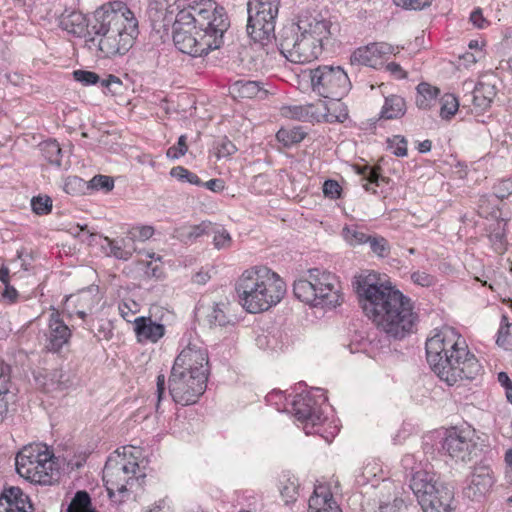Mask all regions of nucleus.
I'll list each match as a JSON object with an SVG mask.
<instances>
[{"instance_id": "obj_1", "label": "nucleus", "mask_w": 512, "mask_h": 512, "mask_svg": "<svg viewBox=\"0 0 512 512\" xmlns=\"http://www.w3.org/2000/svg\"><path fill=\"white\" fill-rule=\"evenodd\" d=\"M187 1L151 0L148 14L154 23H173V41L182 53L201 57L222 46L230 21L225 9L214 0L186 7Z\"/></svg>"}, {"instance_id": "obj_2", "label": "nucleus", "mask_w": 512, "mask_h": 512, "mask_svg": "<svg viewBox=\"0 0 512 512\" xmlns=\"http://www.w3.org/2000/svg\"><path fill=\"white\" fill-rule=\"evenodd\" d=\"M375 275L355 277V288L365 315L387 337L402 339L413 331L417 315L411 300L391 286L375 283Z\"/></svg>"}, {"instance_id": "obj_3", "label": "nucleus", "mask_w": 512, "mask_h": 512, "mask_svg": "<svg viewBox=\"0 0 512 512\" xmlns=\"http://www.w3.org/2000/svg\"><path fill=\"white\" fill-rule=\"evenodd\" d=\"M426 358L440 380L452 386L463 379H474L481 365L465 338L453 327L444 326L427 339Z\"/></svg>"}, {"instance_id": "obj_4", "label": "nucleus", "mask_w": 512, "mask_h": 512, "mask_svg": "<svg viewBox=\"0 0 512 512\" xmlns=\"http://www.w3.org/2000/svg\"><path fill=\"white\" fill-rule=\"evenodd\" d=\"M330 36V22L313 16H301L296 23L280 31L279 49L290 62L303 64L319 57L323 41Z\"/></svg>"}, {"instance_id": "obj_5", "label": "nucleus", "mask_w": 512, "mask_h": 512, "mask_svg": "<svg viewBox=\"0 0 512 512\" xmlns=\"http://www.w3.org/2000/svg\"><path fill=\"white\" fill-rule=\"evenodd\" d=\"M235 290L240 305L249 313L267 311L281 301L286 293L282 278L266 266L245 270L238 278Z\"/></svg>"}, {"instance_id": "obj_6", "label": "nucleus", "mask_w": 512, "mask_h": 512, "mask_svg": "<svg viewBox=\"0 0 512 512\" xmlns=\"http://www.w3.org/2000/svg\"><path fill=\"white\" fill-rule=\"evenodd\" d=\"M294 295L302 302L332 309L343 301L339 278L330 271L312 268L293 284Z\"/></svg>"}, {"instance_id": "obj_7", "label": "nucleus", "mask_w": 512, "mask_h": 512, "mask_svg": "<svg viewBox=\"0 0 512 512\" xmlns=\"http://www.w3.org/2000/svg\"><path fill=\"white\" fill-rule=\"evenodd\" d=\"M130 449L123 447V453L117 450L106 461L103 481L110 498L116 494L124 496L128 492H135L145 483L146 474Z\"/></svg>"}, {"instance_id": "obj_8", "label": "nucleus", "mask_w": 512, "mask_h": 512, "mask_svg": "<svg viewBox=\"0 0 512 512\" xmlns=\"http://www.w3.org/2000/svg\"><path fill=\"white\" fill-rule=\"evenodd\" d=\"M15 465L17 473L31 483L52 485L59 477L55 456L43 444L25 446L17 454Z\"/></svg>"}, {"instance_id": "obj_9", "label": "nucleus", "mask_w": 512, "mask_h": 512, "mask_svg": "<svg viewBox=\"0 0 512 512\" xmlns=\"http://www.w3.org/2000/svg\"><path fill=\"white\" fill-rule=\"evenodd\" d=\"M410 488L423 512H452L454 493L435 473L420 469L410 479Z\"/></svg>"}, {"instance_id": "obj_10", "label": "nucleus", "mask_w": 512, "mask_h": 512, "mask_svg": "<svg viewBox=\"0 0 512 512\" xmlns=\"http://www.w3.org/2000/svg\"><path fill=\"white\" fill-rule=\"evenodd\" d=\"M327 401V397L320 388H313L306 394H299L292 401L294 415L298 422L302 424V429L306 435L320 434L328 443L332 441L338 432L336 425L328 426L331 428L327 434L324 431V420L322 419L321 405Z\"/></svg>"}, {"instance_id": "obj_11", "label": "nucleus", "mask_w": 512, "mask_h": 512, "mask_svg": "<svg viewBox=\"0 0 512 512\" xmlns=\"http://www.w3.org/2000/svg\"><path fill=\"white\" fill-rule=\"evenodd\" d=\"M280 0H249L247 3V33L262 45L275 38V25Z\"/></svg>"}, {"instance_id": "obj_12", "label": "nucleus", "mask_w": 512, "mask_h": 512, "mask_svg": "<svg viewBox=\"0 0 512 512\" xmlns=\"http://www.w3.org/2000/svg\"><path fill=\"white\" fill-rule=\"evenodd\" d=\"M129 20H137L134 13L122 1H114L97 9L90 20L89 38L114 33L118 29L125 31Z\"/></svg>"}, {"instance_id": "obj_13", "label": "nucleus", "mask_w": 512, "mask_h": 512, "mask_svg": "<svg viewBox=\"0 0 512 512\" xmlns=\"http://www.w3.org/2000/svg\"><path fill=\"white\" fill-rule=\"evenodd\" d=\"M313 92L325 97H344L351 89L347 73L340 66H318L309 70Z\"/></svg>"}, {"instance_id": "obj_14", "label": "nucleus", "mask_w": 512, "mask_h": 512, "mask_svg": "<svg viewBox=\"0 0 512 512\" xmlns=\"http://www.w3.org/2000/svg\"><path fill=\"white\" fill-rule=\"evenodd\" d=\"M342 97H325L327 100H318L305 106L289 108L292 117L299 120H315L317 122L342 123L348 118V111L341 100Z\"/></svg>"}, {"instance_id": "obj_15", "label": "nucleus", "mask_w": 512, "mask_h": 512, "mask_svg": "<svg viewBox=\"0 0 512 512\" xmlns=\"http://www.w3.org/2000/svg\"><path fill=\"white\" fill-rule=\"evenodd\" d=\"M138 34V21L129 20L125 31L118 29L114 33L99 38L91 37L86 39V45L90 50L99 52V56L110 58L115 55L125 54L133 44Z\"/></svg>"}, {"instance_id": "obj_16", "label": "nucleus", "mask_w": 512, "mask_h": 512, "mask_svg": "<svg viewBox=\"0 0 512 512\" xmlns=\"http://www.w3.org/2000/svg\"><path fill=\"white\" fill-rule=\"evenodd\" d=\"M207 379L183 371L171 370L169 377V393L172 399L183 406L192 405L205 392Z\"/></svg>"}, {"instance_id": "obj_17", "label": "nucleus", "mask_w": 512, "mask_h": 512, "mask_svg": "<svg viewBox=\"0 0 512 512\" xmlns=\"http://www.w3.org/2000/svg\"><path fill=\"white\" fill-rule=\"evenodd\" d=\"M473 436L474 431L470 428L452 427L446 430L441 442L443 453L455 461L465 462L470 460L471 453L476 445Z\"/></svg>"}, {"instance_id": "obj_18", "label": "nucleus", "mask_w": 512, "mask_h": 512, "mask_svg": "<svg viewBox=\"0 0 512 512\" xmlns=\"http://www.w3.org/2000/svg\"><path fill=\"white\" fill-rule=\"evenodd\" d=\"M173 370L183 371L195 376H204L208 380V353L198 343H189L174 361Z\"/></svg>"}, {"instance_id": "obj_19", "label": "nucleus", "mask_w": 512, "mask_h": 512, "mask_svg": "<svg viewBox=\"0 0 512 512\" xmlns=\"http://www.w3.org/2000/svg\"><path fill=\"white\" fill-rule=\"evenodd\" d=\"M71 338V330L62 319L60 312L51 308L48 319V334L46 348L50 352H59Z\"/></svg>"}, {"instance_id": "obj_20", "label": "nucleus", "mask_w": 512, "mask_h": 512, "mask_svg": "<svg viewBox=\"0 0 512 512\" xmlns=\"http://www.w3.org/2000/svg\"><path fill=\"white\" fill-rule=\"evenodd\" d=\"M29 497L18 487H10L0 496V512H32Z\"/></svg>"}, {"instance_id": "obj_21", "label": "nucleus", "mask_w": 512, "mask_h": 512, "mask_svg": "<svg viewBox=\"0 0 512 512\" xmlns=\"http://www.w3.org/2000/svg\"><path fill=\"white\" fill-rule=\"evenodd\" d=\"M493 483L491 470L485 466L477 467L469 478L466 495L472 499H479L491 489Z\"/></svg>"}, {"instance_id": "obj_22", "label": "nucleus", "mask_w": 512, "mask_h": 512, "mask_svg": "<svg viewBox=\"0 0 512 512\" xmlns=\"http://www.w3.org/2000/svg\"><path fill=\"white\" fill-rule=\"evenodd\" d=\"M60 27L77 37L89 38L90 20L77 10L66 9L59 18Z\"/></svg>"}, {"instance_id": "obj_23", "label": "nucleus", "mask_w": 512, "mask_h": 512, "mask_svg": "<svg viewBox=\"0 0 512 512\" xmlns=\"http://www.w3.org/2000/svg\"><path fill=\"white\" fill-rule=\"evenodd\" d=\"M134 332L140 343H156L165 334V326L153 321L150 317H137L134 320Z\"/></svg>"}, {"instance_id": "obj_24", "label": "nucleus", "mask_w": 512, "mask_h": 512, "mask_svg": "<svg viewBox=\"0 0 512 512\" xmlns=\"http://www.w3.org/2000/svg\"><path fill=\"white\" fill-rule=\"evenodd\" d=\"M308 512H341L327 484L320 483L315 486L309 499Z\"/></svg>"}, {"instance_id": "obj_25", "label": "nucleus", "mask_w": 512, "mask_h": 512, "mask_svg": "<svg viewBox=\"0 0 512 512\" xmlns=\"http://www.w3.org/2000/svg\"><path fill=\"white\" fill-rule=\"evenodd\" d=\"M495 85L491 82L480 80L469 95H465L466 101L471 102L477 112L486 111L496 96Z\"/></svg>"}, {"instance_id": "obj_26", "label": "nucleus", "mask_w": 512, "mask_h": 512, "mask_svg": "<svg viewBox=\"0 0 512 512\" xmlns=\"http://www.w3.org/2000/svg\"><path fill=\"white\" fill-rule=\"evenodd\" d=\"M355 484L359 487L371 485L376 487L378 482L383 478V469L376 459H369L364 462L363 466L358 468L354 474Z\"/></svg>"}, {"instance_id": "obj_27", "label": "nucleus", "mask_w": 512, "mask_h": 512, "mask_svg": "<svg viewBox=\"0 0 512 512\" xmlns=\"http://www.w3.org/2000/svg\"><path fill=\"white\" fill-rule=\"evenodd\" d=\"M105 242L110 249V255L119 260L127 261L132 257L133 253L137 251L135 240L129 233L119 239L106 237Z\"/></svg>"}, {"instance_id": "obj_28", "label": "nucleus", "mask_w": 512, "mask_h": 512, "mask_svg": "<svg viewBox=\"0 0 512 512\" xmlns=\"http://www.w3.org/2000/svg\"><path fill=\"white\" fill-rule=\"evenodd\" d=\"M230 93L234 98L252 99L257 97L262 98L266 95V90H264L257 81L238 80L232 84Z\"/></svg>"}, {"instance_id": "obj_29", "label": "nucleus", "mask_w": 512, "mask_h": 512, "mask_svg": "<svg viewBox=\"0 0 512 512\" xmlns=\"http://www.w3.org/2000/svg\"><path fill=\"white\" fill-rule=\"evenodd\" d=\"M279 491L285 504L295 502L299 494L298 478L289 472H284L279 481Z\"/></svg>"}, {"instance_id": "obj_30", "label": "nucleus", "mask_w": 512, "mask_h": 512, "mask_svg": "<svg viewBox=\"0 0 512 512\" xmlns=\"http://www.w3.org/2000/svg\"><path fill=\"white\" fill-rule=\"evenodd\" d=\"M406 113V102L398 95H391L385 98L380 117L382 119H398Z\"/></svg>"}, {"instance_id": "obj_31", "label": "nucleus", "mask_w": 512, "mask_h": 512, "mask_svg": "<svg viewBox=\"0 0 512 512\" xmlns=\"http://www.w3.org/2000/svg\"><path fill=\"white\" fill-rule=\"evenodd\" d=\"M417 95L415 99L416 106L419 109H430L436 102L439 95V89L431 86L428 83H420L417 88Z\"/></svg>"}, {"instance_id": "obj_32", "label": "nucleus", "mask_w": 512, "mask_h": 512, "mask_svg": "<svg viewBox=\"0 0 512 512\" xmlns=\"http://www.w3.org/2000/svg\"><path fill=\"white\" fill-rule=\"evenodd\" d=\"M100 301L97 290L89 288L81 291L77 296V302L80 307L76 311V315L84 322L86 321L87 311H91Z\"/></svg>"}, {"instance_id": "obj_33", "label": "nucleus", "mask_w": 512, "mask_h": 512, "mask_svg": "<svg viewBox=\"0 0 512 512\" xmlns=\"http://www.w3.org/2000/svg\"><path fill=\"white\" fill-rule=\"evenodd\" d=\"M351 64L365 65L375 67L378 64L376 50L372 44L356 49L351 55Z\"/></svg>"}, {"instance_id": "obj_34", "label": "nucleus", "mask_w": 512, "mask_h": 512, "mask_svg": "<svg viewBox=\"0 0 512 512\" xmlns=\"http://www.w3.org/2000/svg\"><path fill=\"white\" fill-rule=\"evenodd\" d=\"M305 135L302 129L298 127L291 129L282 128L277 132L276 138L279 142L283 143L284 146L289 147L301 142L305 138Z\"/></svg>"}, {"instance_id": "obj_35", "label": "nucleus", "mask_w": 512, "mask_h": 512, "mask_svg": "<svg viewBox=\"0 0 512 512\" xmlns=\"http://www.w3.org/2000/svg\"><path fill=\"white\" fill-rule=\"evenodd\" d=\"M41 151L48 162L57 166L61 165L62 150L56 140L42 143Z\"/></svg>"}, {"instance_id": "obj_36", "label": "nucleus", "mask_w": 512, "mask_h": 512, "mask_svg": "<svg viewBox=\"0 0 512 512\" xmlns=\"http://www.w3.org/2000/svg\"><path fill=\"white\" fill-rule=\"evenodd\" d=\"M84 328L94 332V335L98 339L109 340L113 336L112 325L109 321H98L97 324L94 321H85Z\"/></svg>"}, {"instance_id": "obj_37", "label": "nucleus", "mask_w": 512, "mask_h": 512, "mask_svg": "<svg viewBox=\"0 0 512 512\" xmlns=\"http://www.w3.org/2000/svg\"><path fill=\"white\" fill-rule=\"evenodd\" d=\"M67 512H94L89 494L86 491H78L68 506Z\"/></svg>"}, {"instance_id": "obj_38", "label": "nucleus", "mask_w": 512, "mask_h": 512, "mask_svg": "<svg viewBox=\"0 0 512 512\" xmlns=\"http://www.w3.org/2000/svg\"><path fill=\"white\" fill-rule=\"evenodd\" d=\"M440 117L442 119H451L459 108L458 99L453 94H445L440 99Z\"/></svg>"}, {"instance_id": "obj_39", "label": "nucleus", "mask_w": 512, "mask_h": 512, "mask_svg": "<svg viewBox=\"0 0 512 512\" xmlns=\"http://www.w3.org/2000/svg\"><path fill=\"white\" fill-rule=\"evenodd\" d=\"M359 174L363 176V188L366 191H371L372 193H376L374 186H378L379 181L384 180V178L380 176L376 169L369 166H364L361 170H359Z\"/></svg>"}, {"instance_id": "obj_40", "label": "nucleus", "mask_w": 512, "mask_h": 512, "mask_svg": "<svg viewBox=\"0 0 512 512\" xmlns=\"http://www.w3.org/2000/svg\"><path fill=\"white\" fill-rule=\"evenodd\" d=\"M342 235L350 245H360L369 241L370 235H367L362 230L355 226H346L343 228Z\"/></svg>"}, {"instance_id": "obj_41", "label": "nucleus", "mask_w": 512, "mask_h": 512, "mask_svg": "<svg viewBox=\"0 0 512 512\" xmlns=\"http://www.w3.org/2000/svg\"><path fill=\"white\" fill-rule=\"evenodd\" d=\"M226 305L224 303L216 304L212 311L207 315L208 322L211 326H225L230 322L226 315Z\"/></svg>"}, {"instance_id": "obj_42", "label": "nucleus", "mask_w": 512, "mask_h": 512, "mask_svg": "<svg viewBox=\"0 0 512 512\" xmlns=\"http://www.w3.org/2000/svg\"><path fill=\"white\" fill-rule=\"evenodd\" d=\"M213 245L216 249H228L232 244V238L227 230L213 225Z\"/></svg>"}, {"instance_id": "obj_43", "label": "nucleus", "mask_w": 512, "mask_h": 512, "mask_svg": "<svg viewBox=\"0 0 512 512\" xmlns=\"http://www.w3.org/2000/svg\"><path fill=\"white\" fill-rule=\"evenodd\" d=\"M407 140L401 135H394L387 139V148L397 157L407 156Z\"/></svg>"}, {"instance_id": "obj_44", "label": "nucleus", "mask_w": 512, "mask_h": 512, "mask_svg": "<svg viewBox=\"0 0 512 512\" xmlns=\"http://www.w3.org/2000/svg\"><path fill=\"white\" fill-rule=\"evenodd\" d=\"M170 175L181 182H188L194 185L201 184V180L196 174L182 166L173 167L170 171Z\"/></svg>"}, {"instance_id": "obj_45", "label": "nucleus", "mask_w": 512, "mask_h": 512, "mask_svg": "<svg viewBox=\"0 0 512 512\" xmlns=\"http://www.w3.org/2000/svg\"><path fill=\"white\" fill-rule=\"evenodd\" d=\"M213 224L210 222H202L199 225L189 226L183 229L182 236L187 239H196L204 234L210 235Z\"/></svg>"}, {"instance_id": "obj_46", "label": "nucleus", "mask_w": 512, "mask_h": 512, "mask_svg": "<svg viewBox=\"0 0 512 512\" xmlns=\"http://www.w3.org/2000/svg\"><path fill=\"white\" fill-rule=\"evenodd\" d=\"M367 243L376 255L386 257L389 254L390 247L385 238L381 236H370Z\"/></svg>"}, {"instance_id": "obj_47", "label": "nucleus", "mask_w": 512, "mask_h": 512, "mask_svg": "<svg viewBox=\"0 0 512 512\" xmlns=\"http://www.w3.org/2000/svg\"><path fill=\"white\" fill-rule=\"evenodd\" d=\"M31 207L33 212L38 215H44L51 211L52 200L48 196H38L31 200Z\"/></svg>"}, {"instance_id": "obj_48", "label": "nucleus", "mask_w": 512, "mask_h": 512, "mask_svg": "<svg viewBox=\"0 0 512 512\" xmlns=\"http://www.w3.org/2000/svg\"><path fill=\"white\" fill-rule=\"evenodd\" d=\"M90 187L96 190L111 191L114 187V180L110 176L96 175L90 180Z\"/></svg>"}, {"instance_id": "obj_49", "label": "nucleus", "mask_w": 512, "mask_h": 512, "mask_svg": "<svg viewBox=\"0 0 512 512\" xmlns=\"http://www.w3.org/2000/svg\"><path fill=\"white\" fill-rule=\"evenodd\" d=\"M494 197L496 199H505L512 194V178H506L498 181L494 185Z\"/></svg>"}, {"instance_id": "obj_50", "label": "nucleus", "mask_w": 512, "mask_h": 512, "mask_svg": "<svg viewBox=\"0 0 512 512\" xmlns=\"http://www.w3.org/2000/svg\"><path fill=\"white\" fill-rule=\"evenodd\" d=\"M496 343L504 349L512 346V324L506 323L505 325H501Z\"/></svg>"}, {"instance_id": "obj_51", "label": "nucleus", "mask_w": 512, "mask_h": 512, "mask_svg": "<svg viewBox=\"0 0 512 512\" xmlns=\"http://www.w3.org/2000/svg\"><path fill=\"white\" fill-rule=\"evenodd\" d=\"M10 366L5 364L4 362H0V393L14 394L11 390V381H10Z\"/></svg>"}, {"instance_id": "obj_52", "label": "nucleus", "mask_w": 512, "mask_h": 512, "mask_svg": "<svg viewBox=\"0 0 512 512\" xmlns=\"http://www.w3.org/2000/svg\"><path fill=\"white\" fill-rule=\"evenodd\" d=\"M187 137L185 135H181L178 139V142L176 145L171 146L167 150V157L171 159H178L179 157L183 156L187 152Z\"/></svg>"}, {"instance_id": "obj_53", "label": "nucleus", "mask_w": 512, "mask_h": 512, "mask_svg": "<svg viewBox=\"0 0 512 512\" xmlns=\"http://www.w3.org/2000/svg\"><path fill=\"white\" fill-rule=\"evenodd\" d=\"M266 401L270 405H274L278 411L285 410L286 405V395L282 391H272L266 396Z\"/></svg>"}, {"instance_id": "obj_54", "label": "nucleus", "mask_w": 512, "mask_h": 512, "mask_svg": "<svg viewBox=\"0 0 512 512\" xmlns=\"http://www.w3.org/2000/svg\"><path fill=\"white\" fill-rule=\"evenodd\" d=\"M132 238L136 241H145L152 237L154 229L151 226H137L128 231Z\"/></svg>"}, {"instance_id": "obj_55", "label": "nucleus", "mask_w": 512, "mask_h": 512, "mask_svg": "<svg viewBox=\"0 0 512 512\" xmlns=\"http://www.w3.org/2000/svg\"><path fill=\"white\" fill-rule=\"evenodd\" d=\"M73 76L76 81L84 85L96 84L99 81V76L92 71L75 70Z\"/></svg>"}, {"instance_id": "obj_56", "label": "nucleus", "mask_w": 512, "mask_h": 512, "mask_svg": "<svg viewBox=\"0 0 512 512\" xmlns=\"http://www.w3.org/2000/svg\"><path fill=\"white\" fill-rule=\"evenodd\" d=\"M396 6L409 10H421L429 6L432 0H393Z\"/></svg>"}, {"instance_id": "obj_57", "label": "nucleus", "mask_w": 512, "mask_h": 512, "mask_svg": "<svg viewBox=\"0 0 512 512\" xmlns=\"http://www.w3.org/2000/svg\"><path fill=\"white\" fill-rule=\"evenodd\" d=\"M218 158L229 157L237 150L236 146L227 138H223L216 146Z\"/></svg>"}, {"instance_id": "obj_58", "label": "nucleus", "mask_w": 512, "mask_h": 512, "mask_svg": "<svg viewBox=\"0 0 512 512\" xmlns=\"http://www.w3.org/2000/svg\"><path fill=\"white\" fill-rule=\"evenodd\" d=\"M493 197L483 195L479 198V214L481 216L487 217L489 215H493L496 212V204H491V200Z\"/></svg>"}, {"instance_id": "obj_59", "label": "nucleus", "mask_w": 512, "mask_h": 512, "mask_svg": "<svg viewBox=\"0 0 512 512\" xmlns=\"http://www.w3.org/2000/svg\"><path fill=\"white\" fill-rule=\"evenodd\" d=\"M411 280L422 287H430L434 285L435 278L434 276L424 272V271H416L411 274Z\"/></svg>"}, {"instance_id": "obj_60", "label": "nucleus", "mask_w": 512, "mask_h": 512, "mask_svg": "<svg viewBox=\"0 0 512 512\" xmlns=\"http://www.w3.org/2000/svg\"><path fill=\"white\" fill-rule=\"evenodd\" d=\"M15 394L0 393V423L5 420L9 412V406L14 403Z\"/></svg>"}, {"instance_id": "obj_61", "label": "nucleus", "mask_w": 512, "mask_h": 512, "mask_svg": "<svg viewBox=\"0 0 512 512\" xmlns=\"http://www.w3.org/2000/svg\"><path fill=\"white\" fill-rule=\"evenodd\" d=\"M323 193L330 199H336L341 194V187L335 180H326L323 184Z\"/></svg>"}, {"instance_id": "obj_62", "label": "nucleus", "mask_w": 512, "mask_h": 512, "mask_svg": "<svg viewBox=\"0 0 512 512\" xmlns=\"http://www.w3.org/2000/svg\"><path fill=\"white\" fill-rule=\"evenodd\" d=\"M489 240L495 252L502 254L506 250V239L503 233L490 234Z\"/></svg>"}, {"instance_id": "obj_63", "label": "nucleus", "mask_w": 512, "mask_h": 512, "mask_svg": "<svg viewBox=\"0 0 512 512\" xmlns=\"http://www.w3.org/2000/svg\"><path fill=\"white\" fill-rule=\"evenodd\" d=\"M406 505L402 499H395L392 503L380 505L378 512H403Z\"/></svg>"}, {"instance_id": "obj_64", "label": "nucleus", "mask_w": 512, "mask_h": 512, "mask_svg": "<svg viewBox=\"0 0 512 512\" xmlns=\"http://www.w3.org/2000/svg\"><path fill=\"white\" fill-rule=\"evenodd\" d=\"M504 474L507 483L512 485V449H508L504 455Z\"/></svg>"}]
</instances>
